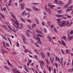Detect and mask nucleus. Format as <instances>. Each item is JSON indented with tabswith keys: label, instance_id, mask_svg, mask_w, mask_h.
<instances>
[{
	"label": "nucleus",
	"instance_id": "f257e3e1",
	"mask_svg": "<svg viewBox=\"0 0 73 73\" xmlns=\"http://www.w3.org/2000/svg\"><path fill=\"white\" fill-rule=\"evenodd\" d=\"M10 15H11V16L13 17V19H14L15 20H16V21L15 22V24L16 25H17V26H20V23L19 22V21H17V20H16V17L13 14V13L10 12Z\"/></svg>",
	"mask_w": 73,
	"mask_h": 73
},
{
	"label": "nucleus",
	"instance_id": "f03ea898",
	"mask_svg": "<svg viewBox=\"0 0 73 73\" xmlns=\"http://www.w3.org/2000/svg\"><path fill=\"white\" fill-rule=\"evenodd\" d=\"M66 25L67 26L66 22V21H64L61 24L59 25V26L60 28H62L63 27H66Z\"/></svg>",
	"mask_w": 73,
	"mask_h": 73
},
{
	"label": "nucleus",
	"instance_id": "7ed1b4c3",
	"mask_svg": "<svg viewBox=\"0 0 73 73\" xmlns=\"http://www.w3.org/2000/svg\"><path fill=\"white\" fill-rule=\"evenodd\" d=\"M45 10L46 11H48V14L49 15H51V13H52V11H51V10L49 8H47V6H45Z\"/></svg>",
	"mask_w": 73,
	"mask_h": 73
},
{
	"label": "nucleus",
	"instance_id": "20e7f679",
	"mask_svg": "<svg viewBox=\"0 0 73 73\" xmlns=\"http://www.w3.org/2000/svg\"><path fill=\"white\" fill-rule=\"evenodd\" d=\"M72 3V0H69L68 1V4H67L66 5L64 6V8H67L68 6H69V5L71 4Z\"/></svg>",
	"mask_w": 73,
	"mask_h": 73
},
{
	"label": "nucleus",
	"instance_id": "39448f33",
	"mask_svg": "<svg viewBox=\"0 0 73 73\" xmlns=\"http://www.w3.org/2000/svg\"><path fill=\"white\" fill-rule=\"evenodd\" d=\"M66 23L67 24V27H71L72 26V23H72V22L71 21L70 23H69V22L68 21H66Z\"/></svg>",
	"mask_w": 73,
	"mask_h": 73
},
{
	"label": "nucleus",
	"instance_id": "423d86ee",
	"mask_svg": "<svg viewBox=\"0 0 73 73\" xmlns=\"http://www.w3.org/2000/svg\"><path fill=\"white\" fill-rule=\"evenodd\" d=\"M66 14H65L63 15L59 14H56V17H57L58 18H60L61 17H63L64 16H66Z\"/></svg>",
	"mask_w": 73,
	"mask_h": 73
},
{
	"label": "nucleus",
	"instance_id": "0eeeda50",
	"mask_svg": "<svg viewBox=\"0 0 73 73\" xmlns=\"http://www.w3.org/2000/svg\"><path fill=\"white\" fill-rule=\"evenodd\" d=\"M40 55L42 57L43 59H44L45 58V54L42 52H41L40 53Z\"/></svg>",
	"mask_w": 73,
	"mask_h": 73
},
{
	"label": "nucleus",
	"instance_id": "6e6552de",
	"mask_svg": "<svg viewBox=\"0 0 73 73\" xmlns=\"http://www.w3.org/2000/svg\"><path fill=\"white\" fill-rule=\"evenodd\" d=\"M12 70L14 73H20V72H19V71L16 70L15 69H12Z\"/></svg>",
	"mask_w": 73,
	"mask_h": 73
},
{
	"label": "nucleus",
	"instance_id": "1a4fd4ad",
	"mask_svg": "<svg viewBox=\"0 0 73 73\" xmlns=\"http://www.w3.org/2000/svg\"><path fill=\"white\" fill-rule=\"evenodd\" d=\"M73 36H71L70 37H69V36H68V40L69 41H70L71 40H72V39H73Z\"/></svg>",
	"mask_w": 73,
	"mask_h": 73
},
{
	"label": "nucleus",
	"instance_id": "9d476101",
	"mask_svg": "<svg viewBox=\"0 0 73 73\" xmlns=\"http://www.w3.org/2000/svg\"><path fill=\"white\" fill-rule=\"evenodd\" d=\"M19 7H25V4L24 3H20L19 4Z\"/></svg>",
	"mask_w": 73,
	"mask_h": 73
},
{
	"label": "nucleus",
	"instance_id": "9b49d317",
	"mask_svg": "<svg viewBox=\"0 0 73 73\" xmlns=\"http://www.w3.org/2000/svg\"><path fill=\"white\" fill-rule=\"evenodd\" d=\"M47 38L48 39V41L50 42H52V38H51V37L50 36H47Z\"/></svg>",
	"mask_w": 73,
	"mask_h": 73
},
{
	"label": "nucleus",
	"instance_id": "f8f14e48",
	"mask_svg": "<svg viewBox=\"0 0 73 73\" xmlns=\"http://www.w3.org/2000/svg\"><path fill=\"white\" fill-rule=\"evenodd\" d=\"M23 41L24 42V43H25L26 44H27V43L25 42V41H26V38H25V37L24 36H23Z\"/></svg>",
	"mask_w": 73,
	"mask_h": 73
},
{
	"label": "nucleus",
	"instance_id": "ddd939ff",
	"mask_svg": "<svg viewBox=\"0 0 73 73\" xmlns=\"http://www.w3.org/2000/svg\"><path fill=\"white\" fill-rule=\"evenodd\" d=\"M33 37L35 38V40H38V41H40V38H38L35 36H33Z\"/></svg>",
	"mask_w": 73,
	"mask_h": 73
},
{
	"label": "nucleus",
	"instance_id": "4468645a",
	"mask_svg": "<svg viewBox=\"0 0 73 73\" xmlns=\"http://www.w3.org/2000/svg\"><path fill=\"white\" fill-rule=\"evenodd\" d=\"M55 59L56 61H58L59 62H60V59L57 56L55 57Z\"/></svg>",
	"mask_w": 73,
	"mask_h": 73
},
{
	"label": "nucleus",
	"instance_id": "2eb2a0df",
	"mask_svg": "<svg viewBox=\"0 0 73 73\" xmlns=\"http://www.w3.org/2000/svg\"><path fill=\"white\" fill-rule=\"evenodd\" d=\"M36 32L38 34H41V31L38 30H36Z\"/></svg>",
	"mask_w": 73,
	"mask_h": 73
},
{
	"label": "nucleus",
	"instance_id": "dca6fc26",
	"mask_svg": "<svg viewBox=\"0 0 73 73\" xmlns=\"http://www.w3.org/2000/svg\"><path fill=\"white\" fill-rule=\"evenodd\" d=\"M50 61L51 63H53V61L54 60V58H50Z\"/></svg>",
	"mask_w": 73,
	"mask_h": 73
},
{
	"label": "nucleus",
	"instance_id": "f3484780",
	"mask_svg": "<svg viewBox=\"0 0 73 73\" xmlns=\"http://www.w3.org/2000/svg\"><path fill=\"white\" fill-rule=\"evenodd\" d=\"M25 10L28 12H31L32 11L31 9L29 8H26Z\"/></svg>",
	"mask_w": 73,
	"mask_h": 73
},
{
	"label": "nucleus",
	"instance_id": "a211bd4d",
	"mask_svg": "<svg viewBox=\"0 0 73 73\" xmlns=\"http://www.w3.org/2000/svg\"><path fill=\"white\" fill-rule=\"evenodd\" d=\"M26 13V11H23L22 13L21 14V15L22 16H24L25 15V14Z\"/></svg>",
	"mask_w": 73,
	"mask_h": 73
},
{
	"label": "nucleus",
	"instance_id": "6ab92c4d",
	"mask_svg": "<svg viewBox=\"0 0 73 73\" xmlns=\"http://www.w3.org/2000/svg\"><path fill=\"white\" fill-rule=\"evenodd\" d=\"M20 20L22 21V22H23V23H26L25 21L23 18L21 17Z\"/></svg>",
	"mask_w": 73,
	"mask_h": 73
},
{
	"label": "nucleus",
	"instance_id": "aec40b11",
	"mask_svg": "<svg viewBox=\"0 0 73 73\" xmlns=\"http://www.w3.org/2000/svg\"><path fill=\"white\" fill-rule=\"evenodd\" d=\"M58 3L59 4L61 5H64V3H63V2H62V1H58Z\"/></svg>",
	"mask_w": 73,
	"mask_h": 73
},
{
	"label": "nucleus",
	"instance_id": "412c9836",
	"mask_svg": "<svg viewBox=\"0 0 73 73\" xmlns=\"http://www.w3.org/2000/svg\"><path fill=\"white\" fill-rule=\"evenodd\" d=\"M61 42H62V44L64 46H66V44H65V42L63 41L62 40H61Z\"/></svg>",
	"mask_w": 73,
	"mask_h": 73
},
{
	"label": "nucleus",
	"instance_id": "4be33fe9",
	"mask_svg": "<svg viewBox=\"0 0 73 73\" xmlns=\"http://www.w3.org/2000/svg\"><path fill=\"white\" fill-rule=\"evenodd\" d=\"M72 10V9H67L66 10V12H70Z\"/></svg>",
	"mask_w": 73,
	"mask_h": 73
},
{
	"label": "nucleus",
	"instance_id": "5701e85b",
	"mask_svg": "<svg viewBox=\"0 0 73 73\" xmlns=\"http://www.w3.org/2000/svg\"><path fill=\"white\" fill-rule=\"evenodd\" d=\"M32 27L33 29H34V28H36V24H34L32 25Z\"/></svg>",
	"mask_w": 73,
	"mask_h": 73
},
{
	"label": "nucleus",
	"instance_id": "b1692460",
	"mask_svg": "<svg viewBox=\"0 0 73 73\" xmlns=\"http://www.w3.org/2000/svg\"><path fill=\"white\" fill-rule=\"evenodd\" d=\"M35 20L36 21V23L37 24H39V21H38V20H37V18H35Z\"/></svg>",
	"mask_w": 73,
	"mask_h": 73
},
{
	"label": "nucleus",
	"instance_id": "393cba45",
	"mask_svg": "<svg viewBox=\"0 0 73 73\" xmlns=\"http://www.w3.org/2000/svg\"><path fill=\"white\" fill-rule=\"evenodd\" d=\"M33 8L34 10L36 11H38V9L36 7H33Z\"/></svg>",
	"mask_w": 73,
	"mask_h": 73
},
{
	"label": "nucleus",
	"instance_id": "a878e982",
	"mask_svg": "<svg viewBox=\"0 0 73 73\" xmlns=\"http://www.w3.org/2000/svg\"><path fill=\"white\" fill-rule=\"evenodd\" d=\"M66 38V36H64L63 37L61 38H63L66 41H67V39Z\"/></svg>",
	"mask_w": 73,
	"mask_h": 73
},
{
	"label": "nucleus",
	"instance_id": "bb28decb",
	"mask_svg": "<svg viewBox=\"0 0 73 73\" xmlns=\"http://www.w3.org/2000/svg\"><path fill=\"white\" fill-rule=\"evenodd\" d=\"M67 71L68 72H70V73H71L72 72V69H69Z\"/></svg>",
	"mask_w": 73,
	"mask_h": 73
},
{
	"label": "nucleus",
	"instance_id": "cd10ccee",
	"mask_svg": "<svg viewBox=\"0 0 73 73\" xmlns=\"http://www.w3.org/2000/svg\"><path fill=\"white\" fill-rule=\"evenodd\" d=\"M4 68H5V69H6L7 70H10L9 68L8 67V66H5Z\"/></svg>",
	"mask_w": 73,
	"mask_h": 73
},
{
	"label": "nucleus",
	"instance_id": "c85d7f7f",
	"mask_svg": "<svg viewBox=\"0 0 73 73\" xmlns=\"http://www.w3.org/2000/svg\"><path fill=\"white\" fill-rule=\"evenodd\" d=\"M46 61L47 62V64L48 65H49V64H50V62H49V60H48V59H46Z\"/></svg>",
	"mask_w": 73,
	"mask_h": 73
},
{
	"label": "nucleus",
	"instance_id": "c756f323",
	"mask_svg": "<svg viewBox=\"0 0 73 73\" xmlns=\"http://www.w3.org/2000/svg\"><path fill=\"white\" fill-rule=\"evenodd\" d=\"M1 51L3 54H4L5 52V51L3 50V49H2L1 50Z\"/></svg>",
	"mask_w": 73,
	"mask_h": 73
},
{
	"label": "nucleus",
	"instance_id": "7c9ffc66",
	"mask_svg": "<svg viewBox=\"0 0 73 73\" xmlns=\"http://www.w3.org/2000/svg\"><path fill=\"white\" fill-rule=\"evenodd\" d=\"M2 36L3 37V39H4V40H6V41H7V39L5 36H4V35H2Z\"/></svg>",
	"mask_w": 73,
	"mask_h": 73
},
{
	"label": "nucleus",
	"instance_id": "2f4dec72",
	"mask_svg": "<svg viewBox=\"0 0 73 73\" xmlns=\"http://www.w3.org/2000/svg\"><path fill=\"white\" fill-rule=\"evenodd\" d=\"M0 16H1V17H2V18L3 19H4L5 17V16H4V15H3L1 13L0 14Z\"/></svg>",
	"mask_w": 73,
	"mask_h": 73
},
{
	"label": "nucleus",
	"instance_id": "473e14b6",
	"mask_svg": "<svg viewBox=\"0 0 73 73\" xmlns=\"http://www.w3.org/2000/svg\"><path fill=\"white\" fill-rule=\"evenodd\" d=\"M57 22L58 24H60V19L58 18L57 20Z\"/></svg>",
	"mask_w": 73,
	"mask_h": 73
},
{
	"label": "nucleus",
	"instance_id": "72a5a7b5",
	"mask_svg": "<svg viewBox=\"0 0 73 73\" xmlns=\"http://www.w3.org/2000/svg\"><path fill=\"white\" fill-rule=\"evenodd\" d=\"M24 7L23 6H21V11H23V10L24 9Z\"/></svg>",
	"mask_w": 73,
	"mask_h": 73
},
{
	"label": "nucleus",
	"instance_id": "f704fd0d",
	"mask_svg": "<svg viewBox=\"0 0 73 73\" xmlns=\"http://www.w3.org/2000/svg\"><path fill=\"white\" fill-rule=\"evenodd\" d=\"M26 35L27 36L29 37H31V35H30V34H29V33H27Z\"/></svg>",
	"mask_w": 73,
	"mask_h": 73
},
{
	"label": "nucleus",
	"instance_id": "c9c22d12",
	"mask_svg": "<svg viewBox=\"0 0 73 73\" xmlns=\"http://www.w3.org/2000/svg\"><path fill=\"white\" fill-rule=\"evenodd\" d=\"M3 42L4 47V48H6V46H5V42H4V41H3Z\"/></svg>",
	"mask_w": 73,
	"mask_h": 73
},
{
	"label": "nucleus",
	"instance_id": "e433bc0d",
	"mask_svg": "<svg viewBox=\"0 0 73 73\" xmlns=\"http://www.w3.org/2000/svg\"><path fill=\"white\" fill-rule=\"evenodd\" d=\"M70 35H73V30H71L70 32Z\"/></svg>",
	"mask_w": 73,
	"mask_h": 73
},
{
	"label": "nucleus",
	"instance_id": "4c0bfd02",
	"mask_svg": "<svg viewBox=\"0 0 73 73\" xmlns=\"http://www.w3.org/2000/svg\"><path fill=\"white\" fill-rule=\"evenodd\" d=\"M27 21L29 23H32V22L31 21V20L30 19H27Z\"/></svg>",
	"mask_w": 73,
	"mask_h": 73
},
{
	"label": "nucleus",
	"instance_id": "58836bf2",
	"mask_svg": "<svg viewBox=\"0 0 73 73\" xmlns=\"http://www.w3.org/2000/svg\"><path fill=\"white\" fill-rule=\"evenodd\" d=\"M29 50L28 49H26L25 50V53H27V52H28L29 51Z\"/></svg>",
	"mask_w": 73,
	"mask_h": 73
},
{
	"label": "nucleus",
	"instance_id": "ea45409f",
	"mask_svg": "<svg viewBox=\"0 0 73 73\" xmlns=\"http://www.w3.org/2000/svg\"><path fill=\"white\" fill-rule=\"evenodd\" d=\"M54 31L56 33H57V29L55 28H54L53 29Z\"/></svg>",
	"mask_w": 73,
	"mask_h": 73
},
{
	"label": "nucleus",
	"instance_id": "a19ab883",
	"mask_svg": "<svg viewBox=\"0 0 73 73\" xmlns=\"http://www.w3.org/2000/svg\"><path fill=\"white\" fill-rule=\"evenodd\" d=\"M62 10H59L57 12L58 13H62Z\"/></svg>",
	"mask_w": 73,
	"mask_h": 73
},
{
	"label": "nucleus",
	"instance_id": "79ce46f5",
	"mask_svg": "<svg viewBox=\"0 0 73 73\" xmlns=\"http://www.w3.org/2000/svg\"><path fill=\"white\" fill-rule=\"evenodd\" d=\"M54 3L55 4H57V3H58V1H57V0H55L54 1Z\"/></svg>",
	"mask_w": 73,
	"mask_h": 73
},
{
	"label": "nucleus",
	"instance_id": "37998d69",
	"mask_svg": "<svg viewBox=\"0 0 73 73\" xmlns=\"http://www.w3.org/2000/svg\"><path fill=\"white\" fill-rule=\"evenodd\" d=\"M30 15L29 13H27L26 12V14H25V16H28V15Z\"/></svg>",
	"mask_w": 73,
	"mask_h": 73
},
{
	"label": "nucleus",
	"instance_id": "c03bdc74",
	"mask_svg": "<svg viewBox=\"0 0 73 73\" xmlns=\"http://www.w3.org/2000/svg\"><path fill=\"white\" fill-rule=\"evenodd\" d=\"M41 62H42V66H44V62L42 60H41Z\"/></svg>",
	"mask_w": 73,
	"mask_h": 73
},
{
	"label": "nucleus",
	"instance_id": "a18cd8bd",
	"mask_svg": "<svg viewBox=\"0 0 73 73\" xmlns=\"http://www.w3.org/2000/svg\"><path fill=\"white\" fill-rule=\"evenodd\" d=\"M55 65L57 68L58 67V64H57V63H55Z\"/></svg>",
	"mask_w": 73,
	"mask_h": 73
},
{
	"label": "nucleus",
	"instance_id": "49530a36",
	"mask_svg": "<svg viewBox=\"0 0 73 73\" xmlns=\"http://www.w3.org/2000/svg\"><path fill=\"white\" fill-rule=\"evenodd\" d=\"M7 62L9 65H11V63H10V62H9V60H7Z\"/></svg>",
	"mask_w": 73,
	"mask_h": 73
},
{
	"label": "nucleus",
	"instance_id": "de8ad7c7",
	"mask_svg": "<svg viewBox=\"0 0 73 73\" xmlns=\"http://www.w3.org/2000/svg\"><path fill=\"white\" fill-rule=\"evenodd\" d=\"M16 45L17 46V47H19V43L18 42H17Z\"/></svg>",
	"mask_w": 73,
	"mask_h": 73
},
{
	"label": "nucleus",
	"instance_id": "09e8293b",
	"mask_svg": "<svg viewBox=\"0 0 73 73\" xmlns=\"http://www.w3.org/2000/svg\"><path fill=\"white\" fill-rule=\"evenodd\" d=\"M69 50H66V53L68 54V53H69Z\"/></svg>",
	"mask_w": 73,
	"mask_h": 73
},
{
	"label": "nucleus",
	"instance_id": "8fccbe9b",
	"mask_svg": "<svg viewBox=\"0 0 73 73\" xmlns=\"http://www.w3.org/2000/svg\"><path fill=\"white\" fill-rule=\"evenodd\" d=\"M54 5H51L50 6V8H53V7H54Z\"/></svg>",
	"mask_w": 73,
	"mask_h": 73
},
{
	"label": "nucleus",
	"instance_id": "3c124183",
	"mask_svg": "<svg viewBox=\"0 0 73 73\" xmlns=\"http://www.w3.org/2000/svg\"><path fill=\"white\" fill-rule=\"evenodd\" d=\"M47 54L48 56V57H49V55H50V53L48 52H47Z\"/></svg>",
	"mask_w": 73,
	"mask_h": 73
},
{
	"label": "nucleus",
	"instance_id": "603ef678",
	"mask_svg": "<svg viewBox=\"0 0 73 73\" xmlns=\"http://www.w3.org/2000/svg\"><path fill=\"white\" fill-rule=\"evenodd\" d=\"M51 5V4L49 3L47 6H46V7H47H47H50Z\"/></svg>",
	"mask_w": 73,
	"mask_h": 73
},
{
	"label": "nucleus",
	"instance_id": "864d4df0",
	"mask_svg": "<svg viewBox=\"0 0 73 73\" xmlns=\"http://www.w3.org/2000/svg\"><path fill=\"white\" fill-rule=\"evenodd\" d=\"M66 16L67 17H68L69 19H71V17L70 15H66Z\"/></svg>",
	"mask_w": 73,
	"mask_h": 73
},
{
	"label": "nucleus",
	"instance_id": "5fc2aeb1",
	"mask_svg": "<svg viewBox=\"0 0 73 73\" xmlns=\"http://www.w3.org/2000/svg\"><path fill=\"white\" fill-rule=\"evenodd\" d=\"M34 51L35 52H36L38 54H38V52H37V50H34Z\"/></svg>",
	"mask_w": 73,
	"mask_h": 73
},
{
	"label": "nucleus",
	"instance_id": "6e6d98bb",
	"mask_svg": "<svg viewBox=\"0 0 73 73\" xmlns=\"http://www.w3.org/2000/svg\"><path fill=\"white\" fill-rule=\"evenodd\" d=\"M54 73H56V68H54Z\"/></svg>",
	"mask_w": 73,
	"mask_h": 73
},
{
	"label": "nucleus",
	"instance_id": "4d7b16f0",
	"mask_svg": "<svg viewBox=\"0 0 73 73\" xmlns=\"http://www.w3.org/2000/svg\"><path fill=\"white\" fill-rule=\"evenodd\" d=\"M49 71L50 72H51V67H49Z\"/></svg>",
	"mask_w": 73,
	"mask_h": 73
},
{
	"label": "nucleus",
	"instance_id": "13d9d810",
	"mask_svg": "<svg viewBox=\"0 0 73 73\" xmlns=\"http://www.w3.org/2000/svg\"><path fill=\"white\" fill-rule=\"evenodd\" d=\"M23 1V0H19V3H21Z\"/></svg>",
	"mask_w": 73,
	"mask_h": 73
},
{
	"label": "nucleus",
	"instance_id": "bf43d9fd",
	"mask_svg": "<svg viewBox=\"0 0 73 73\" xmlns=\"http://www.w3.org/2000/svg\"><path fill=\"white\" fill-rule=\"evenodd\" d=\"M27 31L28 32H29V33H32V32L30 31L29 30H27Z\"/></svg>",
	"mask_w": 73,
	"mask_h": 73
},
{
	"label": "nucleus",
	"instance_id": "052dcab7",
	"mask_svg": "<svg viewBox=\"0 0 73 73\" xmlns=\"http://www.w3.org/2000/svg\"><path fill=\"white\" fill-rule=\"evenodd\" d=\"M43 15H44V16H45V15H46V12L44 11L43 12Z\"/></svg>",
	"mask_w": 73,
	"mask_h": 73
},
{
	"label": "nucleus",
	"instance_id": "680f3d73",
	"mask_svg": "<svg viewBox=\"0 0 73 73\" xmlns=\"http://www.w3.org/2000/svg\"><path fill=\"white\" fill-rule=\"evenodd\" d=\"M11 20L13 22V23H15V20H14V19H13L11 18Z\"/></svg>",
	"mask_w": 73,
	"mask_h": 73
},
{
	"label": "nucleus",
	"instance_id": "e2e57ef3",
	"mask_svg": "<svg viewBox=\"0 0 73 73\" xmlns=\"http://www.w3.org/2000/svg\"><path fill=\"white\" fill-rule=\"evenodd\" d=\"M63 19H67V17H62Z\"/></svg>",
	"mask_w": 73,
	"mask_h": 73
},
{
	"label": "nucleus",
	"instance_id": "0e129e2a",
	"mask_svg": "<svg viewBox=\"0 0 73 73\" xmlns=\"http://www.w3.org/2000/svg\"><path fill=\"white\" fill-rule=\"evenodd\" d=\"M27 27H28V28H29V29H30L31 28V26H30V25H27Z\"/></svg>",
	"mask_w": 73,
	"mask_h": 73
},
{
	"label": "nucleus",
	"instance_id": "69168bd1",
	"mask_svg": "<svg viewBox=\"0 0 73 73\" xmlns=\"http://www.w3.org/2000/svg\"><path fill=\"white\" fill-rule=\"evenodd\" d=\"M53 27H54V25H52L50 26V27L51 28H53Z\"/></svg>",
	"mask_w": 73,
	"mask_h": 73
},
{
	"label": "nucleus",
	"instance_id": "338daca9",
	"mask_svg": "<svg viewBox=\"0 0 73 73\" xmlns=\"http://www.w3.org/2000/svg\"><path fill=\"white\" fill-rule=\"evenodd\" d=\"M42 24L43 26H44V21L42 22Z\"/></svg>",
	"mask_w": 73,
	"mask_h": 73
},
{
	"label": "nucleus",
	"instance_id": "774afa93",
	"mask_svg": "<svg viewBox=\"0 0 73 73\" xmlns=\"http://www.w3.org/2000/svg\"><path fill=\"white\" fill-rule=\"evenodd\" d=\"M47 31V30H46V29H45L44 31V32L45 33H46Z\"/></svg>",
	"mask_w": 73,
	"mask_h": 73
}]
</instances>
